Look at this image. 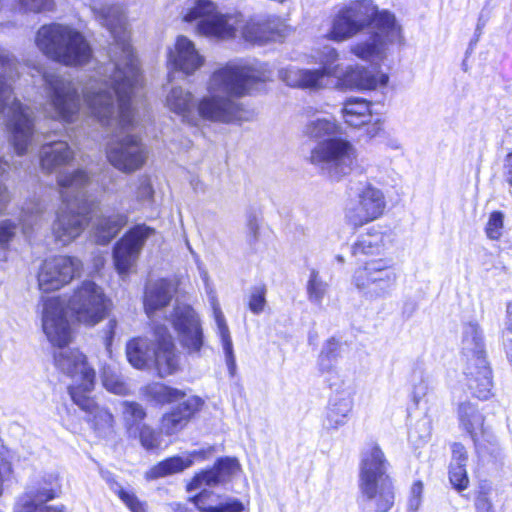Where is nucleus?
Returning <instances> with one entry per match:
<instances>
[{"mask_svg":"<svg viewBox=\"0 0 512 512\" xmlns=\"http://www.w3.org/2000/svg\"><path fill=\"white\" fill-rule=\"evenodd\" d=\"M88 5L114 41L109 49L110 61L83 88V99L90 115L101 125L129 130L137 124L131 97L142 79L129 43L126 20L119 8L106 0H88Z\"/></svg>","mask_w":512,"mask_h":512,"instance_id":"1","label":"nucleus"},{"mask_svg":"<svg viewBox=\"0 0 512 512\" xmlns=\"http://www.w3.org/2000/svg\"><path fill=\"white\" fill-rule=\"evenodd\" d=\"M271 78V71L261 63H228L215 69L206 83V94L197 98L192 126L242 121L243 106L233 98L258 91Z\"/></svg>","mask_w":512,"mask_h":512,"instance_id":"2","label":"nucleus"},{"mask_svg":"<svg viewBox=\"0 0 512 512\" xmlns=\"http://www.w3.org/2000/svg\"><path fill=\"white\" fill-rule=\"evenodd\" d=\"M175 294V286L165 279L150 283L145 290L144 309L152 323L151 331L130 339L126 344L128 362L139 370H154L161 378L180 369L181 355L167 326L158 323L167 317L166 308Z\"/></svg>","mask_w":512,"mask_h":512,"instance_id":"3","label":"nucleus"},{"mask_svg":"<svg viewBox=\"0 0 512 512\" xmlns=\"http://www.w3.org/2000/svg\"><path fill=\"white\" fill-rule=\"evenodd\" d=\"M111 301L102 287L85 280L74 289L69 298L49 297L43 303L42 328L53 345H67L72 340V328L67 309L80 324L93 327L108 314Z\"/></svg>","mask_w":512,"mask_h":512,"instance_id":"4","label":"nucleus"},{"mask_svg":"<svg viewBox=\"0 0 512 512\" xmlns=\"http://www.w3.org/2000/svg\"><path fill=\"white\" fill-rule=\"evenodd\" d=\"M359 32L371 27L368 41L351 46V53L359 59L378 66L394 47L404 44L402 27L394 14L387 10L378 11L371 0L351 2L345 6Z\"/></svg>","mask_w":512,"mask_h":512,"instance_id":"5","label":"nucleus"},{"mask_svg":"<svg viewBox=\"0 0 512 512\" xmlns=\"http://www.w3.org/2000/svg\"><path fill=\"white\" fill-rule=\"evenodd\" d=\"M62 205L52 224L55 242L67 246L75 241L87 226L86 213L90 207L87 187L91 178L83 169L60 172L57 176Z\"/></svg>","mask_w":512,"mask_h":512,"instance_id":"6","label":"nucleus"},{"mask_svg":"<svg viewBox=\"0 0 512 512\" xmlns=\"http://www.w3.org/2000/svg\"><path fill=\"white\" fill-rule=\"evenodd\" d=\"M54 354L55 366L62 373L71 377L73 384L69 387V394L73 402L86 414L97 430L110 429L113 426V415L105 408L100 407L90 397L95 385V370L88 364L87 357L79 349L62 348Z\"/></svg>","mask_w":512,"mask_h":512,"instance_id":"7","label":"nucleus"},{"mask_svg":"<svg viewBox=\"0 0 512 512\" xmlns=\"http://www.w3.org/2000/svg\"><path fill=\"white\" fill-rule=\"evenodd\" d=\"M18 74L17 63L8 53L0 54V113L5 112L7 126L18 155L24 154L33 141V111L12 95L10 81Z\"/></svg>","mask_w":512,"mask_h":512,"instance_id":"8","label":"nucleus"},{"mask_svg":"<svg viewBox=\"0 0 512 512\" xmlns=\"http://www.w3.org/2000/svg\"><path fill=\"white\" fill-rule=\"evenodd\" d=\"M388 465L378 444L370 443L363 449L359 468V489L377 512H387L394 504V487L387 474Z\"/></svg>","mask_w":512,"mask_h":512,"instance_id":"9","label":"nucleus"},{"mask_svg":"<svg viewBox=\"0 0 512 512\" xmlns=\"http://www.w3.org/2000/svg\"><path fill=\"white\" fill-rule=\"evenodd\" d=\"M462 358L468 388L475 397L487 400L492 395V371L486 360L482 333L476 323H468L463 328Z\"/></svg>","mask_w":512,"mask_h":512,"instance_id":"10","label":"nucleus"},{"mask_svg":"<svg viewBox=\"0 0 512 512\" xmlns=\"http://www.w3.org/2000/svg\"><path fill=\"white\" fill-rule=\"evenodd\" d=\"M310 162L333 181H340L353 172H368L363 159H359L357 148L342 138L320 141L311 150Z\"/></svg>","mask_w":512,"mask_h":512,"instance_id":"11","label":"nucleus"},{"mask_svg":"<svg viewBox=\"0 0 512 512\" xmlns=\"http://www.w3.org/2000/svg\"><path fill=\"white\" fill-rule=\"evenodd\" d=\"M42 77L47 97V116L65 123L74 122L80 111V97L76 84L55 70L43 71Z\"/></svg>","mask_w":512,"mask_h":512,"instance_id":"12","label":"nucleus"},{"mask_svg":"<svg viewBox=\"0 0 512 512\" xmlns=\"http://www.w3.org/2000/svg\"><path fill=\"white\" fill-rule=\"evenodd\" d=\"M318 69L288 66L279 70L280 79L294 88L320 90L328 86L329 79L337 76L339 53L332 46H324L311 55Z\"/></svg>","mask_w":512,"mask_h":512,"instance_id":"13","label":"nucleus"},{"mask_svg":"<svg viewBox=\"0 0 512 512\" xmlns=\"http://www.w3.org/2000/svg\"><path fill=\"white\" fill-rule=\"evenodd\" d=\"M396 279L391 261L386 258H375L358 265L352 275V284L365 297L377 299L391 294Z\"/></svg>","mask_w":512,"mask_h":512,"instance_id":"14","label":"nucleus"},{"mask_svg":"<svg viewBox=\"0 0 512 512\" xmlns=\"http://www.w3.org/2000/svg\"><path fill=\"white\" fill-rule=\"evenodd\" d=\"M387 206L383 191L370 182L364 183L344 207V219L353 228L379 219Z\"/></svg>","mask_w":512,"mask_h":512,"instance_id":"15","label":"nucleus"},{"mask_svg":"<svg viewBox=\"0 0 512 512\" xmlns=\"http://www.w3.org/2000/svg\"><path fill=\"white\" fill-rule=\"evenodd\" d=\"M168 320L186 353L200 356L204 346V335L200 319L194 309L187 304L177 303L169 313Z\"/></svg>","mask_w":512,"mask_h":512,"instance_id":"16","label":"nucleus"},{"mask_svg":"<svg viewBox=\"0 0 512 512\" xmlns=\"http://www.w3.org/2000/svg\"><path fill=\"white\" fill-rule=\"evenodd\" d=\"M83 264L77 257L59 255L43 261L37 274L42 292H53L68 285L82 271Z\"/></svg>","mask_w":512,"mask_h":512,"instance_id":"17","label":"nucleus"},{"mask_svg":"<svg viewBox=\"0 0 512 512\" xmlns=\"http://www.w3.org/2000/svg\"><path fill=\"white\" fill-rule=\"evenodd\" d=\"M154 234L153 228L144 224L136 225L115 244L113 262L116 271L122 278L134 271L147 239Z\"/></svg>","mask_w":512,"mask_h":512,"instance_id":"18","label":"nucleus"},{"mask_svg":"<svg viewBox=\"0 0 512 512\" xmlns=\"http://www.w3.org/2000/svg\"><path fill=\"white\" fill-rule=\"evenodd\" d=\"M107 158L116 169L130 173L145 164L148 150L137 135L128 134L109 144Z\"/></svg>","mask_w":512,"mask_h":512,"instance_id":"19","label":"nucleus"},{"mask_svg":"<svg viewBox=\"0 0 512 512\" xmlns=\"http://www.w3.org/2000/svg\"><path fill=\"white\" fill-rule=\"evenodd\" d=\"M60 485L56 478L39 481L29 486L18 496L15 512H64L62 505H48L47 502L57 498Z\"/></svg>","mask_w":512,"mask_h":512,"instance_id":"20","label":"nucleus"},{"mask_svg":"<svg viewBox=\"0 0 512 512\" xmlns=\"http://www.w3.org/2000/svg\"><path fill=\"white\" fill-rule=\"evenodd\" d=\"M167 67L185 76H192L205 64V56L196 43L185 35H178L167 47Z\"/></svg>","mask_w":512,"mask_h":512,"instance_id":"21","label":"nucleus"},{"mask_svg":"<svg viewBox=\"0 0 512 512\" xmlns=\"http://www.w3.org/2000/svg\"><path fill=\"white\" fill-rule=\"evenodd\" d=\"M330 387L333 394L329 399L322 425L324 429L334 431L347 423L353 408L355 391L351 383L344 380L336 381V385Z\"/></svg>","mask_w":512,"mask_h":512,"instance_id":"22","label":"nucleus"},{"mask_svg":"<svg viewBox=\"0 0 512 512\" xmlns=\"http://www.w3.org/2000/svg\"><path fill=\"white\" fill-rule=\"evenodd\" d=\"M333 79L335 88L340 90H373L388 82L386 74L374 73L360 65L347 66L344 71L338 69Z\"/></svg>","mask_w":512,"mask_h":512,"instance_id":"23","label":"nucleus"},{"mask_svg":"<svg viewBox=\"0 0 512 512\" xmlns=\"http://www.w3.org/2000/svg\"><path fill=\"white\" fill-rule=\"evenodd\" d=\"M57 53L55 62L68 67L84 66L92 58L89 42L81 32L71 26Z\"/></svg>","mask_w":512,"mask_h":512,"instance_id":"24","label":"nucleus"},{"mask_svg":"<svg viewBox=\"0 0 512 512\" xmlns=\"http://www.w3.org/2000/svg\"><path fill=\"white\" fill-rule=\"evenodd\" d=\"M342 116L349 126H367V134L370 137H375L381 130L380 120L372 114L371 104L365 99H348L343 105Z\"/></svg>","mask_w":512,"mask_h":512,"instance_id":"25","label":"nucleus"},{"mask_svg":"<svg viewBox=\"0 0 512 512\" xmlns=\"http://www.w3.org/2000/svg\"><path fill=\"white\" fill-rule=\"evenodd\" d=\"M203 405L204 400L198 396H190L184 399L170 412L162 416L161 431L166 435H174L180 432Z\"/></svg>","mask_w":512,"mask_h":512,"instance_id":"26","label":"nucleus"},{"mask_svg":"<svg viewBox=\"0 0 512 512\" xmlns=\"http://www.w3.org/2000/svg\"><path fill=\"white\" fill-rule=\"evenodd\" d=\"M240 25H243L241 14H224L217 8L211 19L201 25L199 34L212 39L229 40L237 36Z\"/></svg>","mask_w":512,"mask_h":512,"instance_id":"27","label":"nucleus"},{"mask_svg":"<svg viewBox=\"0 0 512 512\" xmlns=\"http://www.w3.org/2000/svg\"><path fill=\"white\" fill-rule=\"evenodd\" d=\"M196 101L193 93L181 86L172 87L165 96V107L185 124H195Z\"/></svg>","mask_w":512,"mask_h":512,"instance_id":"28","label":"nucleus"},{"mask_svg":"<svg viewBox=\"0 0 512 512\" xmlns=\"http://www.w3.org/2000/svg\"><path fill=\"white\" fill-rule=\"evenodd\" d=\"M69 28L70 26L59 23L41 26L35 35L36 47L47 58L55 61Z\"/></svg>","mask_w":512,"mask_h":512,"instance_id":"29","label":"nucleus"},{"mask_svg":"<svg viewBox=\"0 0 512 512\" xmlns=\"http://www.w3.org/2000/svg\"><path fill=\"white\" fill-rule=\"evenodd\" d=\"M240 469L238 461L234 458H224L218 461L213 469L203 471L196 475L188 485V490H196L203 486H215L227 481Z\"/></svg>","mask_w":512,"mask_h":512,"instance_id":"30","label":"nucleus"},{"mask_svg":"<svg viewBox=\"0 0 512 512\" xmlns=\"http://www.w3.org/2000/svg\"><path fill=\"white\" fill-rule=\"evenodd\" d=\"M39 158L42 170L51 173L69 164L74 152L66 141H51L41 147Z\"/></svg>","mask_w":512,"mask_h":512,"instance_id":"31","label":"nucleus"},{"mask_svg":"<svg viewBox=\"0 0 512 512\" xmlns=\"http://www.w3.org/2000/svg\"><path fill=\"white\" fill-rule=\"evenodd\" d=\"M205 451H193L181 456H174L159 462L151 467L146 473L147 480H154L157 478L169 476L172 474L180 473L189 468L195 460L204 459Z\"/></svg>","mask_w":512,"mask_h":512,"instance_id":"32","label":"nucleus"},{"mask_svg":"<svg viewBox=\"0 0 512 512\" xmlns=\"http://www.w3.org/2000/svg\"><path fill=\"white\" fill-rule=\"evenodd\" d=\"M203 486L202 491L193 498L200 512H241L243 505L236 499L227 498L208 491Z\"/></svg>","mask_w":512,"mask_h":512,"instance_id":"33","label":"nucleus"},{"mask_svg":"<svg viewBox=\"0 0 512 512\" xmlns=\"http://www.w3.org/2000/svg\"><path fill=\"white\" fill-rule=\"evenodd\" d=\"M456 412L460 428L466 431L476 443L478 436L485 433L484 415L479 411L477 405L470 401L460 402Z\"/></svg>","mask_w":512,"mask_h":512,"instance_id":"34","label":"nucleus"},{"mask_svg":"<svg viewBox=\"0 0 512 512\" xmlns=\"http://www.w3.org/2000/svg\"><path fill=\"white\" fill-rule=\"evenodd\" d=\"M126 223L127 216L122 213L101 215L93 225V235L96 242L99 244L109 243Z\"/></svg>","mask_w":512,"mask_h":512,"instance_id":"35","label":"nucleus"},{"mask_svg":"<svg viewBox=\"0 0 512 512\" xmlns=\"http://www.w3.org/2000/svg\"><path fill=\"white\" fill-rule=\"evenodd\" d=\"M217 5L211 0H186L181 11L183 21L196 23V31L201 32V25L211 19Z\"/></svg>","mask_w":512,"mask_h":512,"instance_id":"36","label":"nucleus"},{"mask_svg":"<svg viewBox=\"0 0 512 512\" xmlns=\"http://www.w3.org/2000/svg\"><path fill=\"white\" fill-rule=\"evenodd\" d=\"M385 249V235L376 228H370L361 234L352 246L355 257L374 256L381 254Z\"/></svg>","mask_w":512,"mask_h":512,"instance_id":"37","label":"nucleus"},{"mask_svg":"<svg viewBox=\"0 0 512 512\" xmlns=\"http://www.w3.org/2000/svg\"><path fill=\"white\" fill-rule=\"evenodd\" d=\"M340 355V343L334 338L329 339L323 346L319 355L318 365L321 374L330 386H335L338 381V371L336 370V361Z\"/></svg>","mask_w":512,"mask_h":512,"instance_id":"38","label":"nucleus"},{"mask_svg":"<svg viewBox=\"0 0 512 512\" xmlns=\"http://www.w3.org/2000/svg\"><path fill=\"white\" fill-rule=\"evenodd\" d=\"M213 307V315L214 319L217 325V333L220 337L222 347L225 353L226 357V363L229 369V372L231 375H234L235 368H236V362H235V356L233 351V343L230 336V331L227 326L225 317L220 309L219 304L213 300L212 302Z\"/></svg>","mask_w":512,"mask_h":512,"instance_id":"39","label":"nucleus"},{"mask_svg":"<svg viewBox=\"0 0 512 512\" xmlns=\"http://www.w3.org/2000/svg\"><path fill=\"white\" fill-rule=\"evenodd\" d=\"M360 32L356 28L346 8H342L334 16L331 29L327 35L330 40L342 42L348 40Z\"/></svg>","mask_w":512,"mask_h":512,"instance_id":"40","label":"nucleus"},{"mask_svg":"<svg viewBox=\"0 0 512 512\" xmlns=\"http://www.w3.org/2000/svg\"><path fill=\"white\" fill-rule=\"evenodd\" d=\"M239 34L242 38L250 43H264L270 41L274 37V31L271 23L268 21H256L253 19L245 20L240 25Z\"/></svg>","mask_w":512,"mask_h":512,"instance_id":"41","label":"nucleus"},{"mask_svg":"<svg viewBox=\"0 0 512 512\" xmlns=\"http://www.w3.org/2000/svg\"><path fill=\"white\" fill-rule=\"evenodd\" d=\"M141 392L146 400L162 405L182 400L185 397L183 391L159 382L146 385Z\"/></svg>","mask_w":512,"mask_h":512,"instance_id":"42","label":"nucleus"},{"mask_svg":"<svg viewBox=\"0 0 512 512\" xmlns=\"http://www.w3.org/2000/svg\"><path fill=\"white\" fill-rule=\"evenodd\" d=\"M47 206L43 201L31 200L22 208L21 222L23 232L27 233L34 227L39 226Z\"/></svg>","mask_w":512,"mask_h":512,"instance_id":"43","label":"nucleus"},{"mask_svg":"<svg viewBox=\"0 0 512 512\" xmlns=\"http://www.w3.org/2000/svg\"><path fill=\"white\" fill-rule=\"evenodd\" d=\"M309 137L320 139L330 137L337 133L335 121L327 117L316 118L309 121L304 130Z\"/></svg>","mask_w":512,"mask_h":512,"instance_id":"44","label":"nucleus"},{"mask_svg":"<svg viewBox=\"0 0 512 512\" xmlns=\"http://www.w3.org/2000/svg\"><path fill=\"white\" fill-rule=\"evenodd\" d=\"M328 291V284L322 280L318 271L312 270L307 282V295L310 302L320 305Z\"/></svg>","mask_w":512,"mask_h":512,"instance_id":"45","label":"nucleus"},{"mask_svg":"<svg viewBox=\"0 0 512 512\" xmlns=\"http://www.w3.org/2000/svg\"><path fill=\"white\" fill-rule=\"evenodd\" d=\"M102 381L104 387L111 393L126 395L129 391V388L121 375L110 367L104 368Z\"/></svg>","mask_w":512,"mask_h":512,"instance_id":"46","label":"nucleus"},{"mask_svg":"<svg viewBox=\"0 0 512 512\" xmlns=\"http://www.w3.org/2000/svg\"><path fill=\"white\" fill-rule=\"evenodd\" d=\"M133 194L139 202H151L154 195L151 180L148 176H140L131 186Z\"/></svg>","mask_w":512,"mask_h":512,"instance_id":"47","label":"nucleus"},{"mask_svg":"<svg viewBox=\"0 0 512 512\" xmlns=\"http://www.w3.org/2000/svg\"><path fill=\"white\" fill-rule=\"evenodd\" d=\"M449 480L451 485L458 492L466 490L469 486V477L467 474L466 466L450 464L449 467Z\"/></svg>","mask_w":512,"mask_h":512,"instance_id":"48","label":"nucleus"},{"mask_svg":"<svg viewBox=\"0 0 512 512\" xmlns=\"http://www.w3.org/2000/svg\"><path fill=\"white\" fill-rule=\"evenodd\" d=\"M114 492L131 512H147L145 502L140 501L134 492L125 490L120 486H117Z\"/></svg>","mask_w":512,"mask_h":512,"instance_id":"49","label":"nucleus"},{"mask_svg":"<svg viewBox=\"0 0 512 512\" xmlns=\"http://www.w3.org/2000/svg\"><path fill=\"white\" fill-rule=\"evenodd\" d=\"M503 224L504 214L499 211L492 212L485 228L487 237L491 240H498L502 236Z\"/></svg>","mask_w":512,"mask_h":512,"instance_id":"50","label":"nucleus"},{"mask_svg":"<svg viewBox=\"0 0 512 512\" xmlns=\"http://www.w3.org/2000/svg\"><path fill=\"white\" fill-rule=\"evenodd\" d=\"M266 288L264 286H256L251 289L248 306L254 314L263 312L266 305Z\"/></svg>","mask_w":512,"mask_h":512,"instance_id":"51","label":"nucleus"},{"mask_svg":"<svg viewBox=\"0 0 512 512\" xmlns=\"http://www.w3.org/2000/svg\"><path fill=\"white\" fill-rule=\"evenodd\" d=\"M20 8L25 12H50L55 8L54 0H19Z\"/></svg>","mask_w":512,"mask_h":512,"instance_id":"52","label":"nucleus"},{"mask_svg":"<svg viewBox=\"0 0 512 512\" xmlns=\"http://www.w3.org/2000/svg\"><path fill=\"white\" fill-rule=\"evenodd\" d=\"M122 405L123 415L127 421L136 423L145 418L146 412L139 403L124 401Z\"/></svg>","mask_w":512,"mask_h":512,"instance_id":"53","label":"nucleus"},{"mask_svg":"<svg viewBox=\"0 0 512 512\" xmlns=\"http://www.w3.org/2000/svg\"><path fill=\"white\" fill-rule=\"evenodd\" d=\"M139 439L141 445L147 450L156 449L160 445L159 436L151 427L147 425L141 426L139 431Z\"/></svg>","mask_w":512,"mask_h":512,"instance_id":"54","label":"nucleus"},{"mask_svg":"<svg viewBox=\"0 0 512 512\" xmlns=\"http://www.w3.org/2000/svg\"><path fill=\"white\" fill-rule=\"evenodd\" d=\"M476 512H495L494 505L490 498V488L482 486L475 498Z\"/></svg>","mask_w":512,"mask_h":512,"instance_id":"55","label":"nucleus"},{"mask_svg":"<svg viewBox=\"0 0 512 512\" xmlns=\"http://www.w3.org/2000/svg\"><path fill=\"white\" fill-rule=\"evenodd\" d=\"M17 226L11 220L0 221V247H6L15 237Z\"/></svg>","mask_w":512,"mask_h":512,"instance_id":"56","label":"nucleus"},{"mask_svg":"<svg viewBox=\"0 0 512 512\" xmlns=\"http://www.w3.org/2000/svg\"><path fill=\"white\" fill-rule=\"evenodd\" d=\"M410 435L413 436L414 433L420 432L419 438L421 440H426L429 438L431 431H432V423L431 420L428 417H423L420 420H418L415 425L411 428Z\"/></svg>","mask_w":512,"mask_h":512,"instance_id":"57","label":"nucleus"},{"mask_svg":"<svg viewBox=\"0 0 512 512\" xmlns=\"http://www.w3.org/2000/svg\"><path fill=\"white\" fill-rule=\"evenodd\" d=\"M468 454L466 448L461 443L452 445V459L450 464L466 466Z\"/></svg>","mask_w":512,"mask_h":512,"instance_id":"58","label":"nucleus"},{"mask_svg":"<svg viewBox=\"0 0 512 512\" xmlns=\"http://www.w3.org/2000/svg\"><path fill=\"white\" fill-rule=\"evenodd\" d=\"M116 328L117 321L115 319H110L104 331V345L109 354L111 353V345L115 336Z\"/></svg>","mask_w":512,"mask_h":512,"instance_id":"59","label":"nucleus"},{"mask_svg":"<svg viewBox=\"0 0 512 512\" xmlns=\"http://www.w3.org/2000/svg\"><path fill=\"white\" fill-rule=\"evenodd\" d=\"M259 226L255 218H251L247 223V239L252 245L257 241Z\"/></svg>","mask_w":512,"mask_h":512,"instance_id":"60","label":"nucleus"},{"mask_svg":"<svg viewBox=\"0 0 512 512\" xmlns=\"http://www.w3.org/2000/svg\"><path fill=\"white\" fill-rule=\"evenodd\" d=\"M505 174L506 179L510 185H512V152L509 153L505 158Z\"/></svg>","mask_w":512,"mask_h":512,"instance_id":"61","label":"nucleus"},{"mask_svg":"<svg viewBox=\"0 0 512 512\" xmlns=\"http://www.w3.org/2000/svg\"><path fill=\"white\" fill-rule=\"evenodd\" d=\"M423 489L422 481H415L411 486L410 496L422 499Z\"/></svg>","mask_w":512,"mask_h":512,"instance_id":"62","label":"nucleus"},{"mask_svg":"<svg viewBox=\"0 0 512 512\" xmlns=\"http://www.w3.org/2000/svg\"><path fill=\"white\" fill-rule=\"evenodd\" d=\"M421 503H422V499L410 496L409 500H408L409 511L416 512L420 508Z\"/></svg>","mask_w":512,"mask_h":512,"instance_id":"63","label":"nucleus"},{"mask_svg":"<svg viewBox=\"0 0 512 512\" xmlns=\"http://www.w3.org/2000/svg\"><path fill=\"white\" fill-rule=\"evenodd\" d=\"M425 393H426V386L425 385H420L419 387H415V389H414V398L416 400H418L423 395H425Z\"/></svg>","mask_w":512,"mask_h":512,"instance_id":"64","label":"nucleus"}]
</instances>
